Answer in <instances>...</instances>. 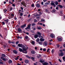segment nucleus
<instances>
[{
	"label": "nucleus",
	"instance_id": "f257e3e1",
	"mask_svg": "<svg viewBox=\"0 0 65 65\" xmlns=\"http://www.w3.org/2000/svg\"><path fill=\"white\" fill-rule=\"evenodd\" d=\"M19 50L20 52H22L23 53H25V54H27V52L26 51V52H24V51H23V50H22V49L21 48H19Z\"/></svg>",
	"mask_w": 65,
	"mask_h": 65
},
{
	"label": "nucleus",
	"instance_id": "f03ea898",
	"mask_svg": "<svg viewBox=\"0 0 65 65\" xmlns=\"http://www.w3.org/2000/svg\"><path fill=\"white\" fill-rule=\"evenodd\" d=\"M57 40L58 41H62V39L63 38L62 37H60V36H58L57 37Z\"/></svg>",
	"mask_w": 65,
	"mask_h": 65
},
{
	"label": "nucleus",
	"instance_id": "7ed1b4c3",
	"mask_svg": "<svg viewBox=\"0 0 65 65\" xmlns=\"http://www.w3.org/2000/svg\"><path fill=\"white\" fill-rule=\"evenodd\" d=\"M28 48H26L25 46H24L22 47L23 51H26V50H27V49H28Z\"/></svg>",
	"mask_w": 65,
	"mask_h": 65
},
{
	"label": "nucleus",
	"instance_id": "20e7f679",
	"mask_svg": "<svg viewBox=\"0 0 65 65\" xmlns=\"http://www.w3.org/2000/svg\"><path fill=\"white\" fill-rule=\"evenodd\" d=\"M47 45V42H44L43 43V45L44 46H46Z\"/></svg>",
	"mask_w": 65,
	"mask_h": 65
},
{
	"label": "nucleus",
	"instance_id": "39448f33",
	"mask_svg": "<svg viewBox=\"0 0 65 65\" xmlns=\"http://www.w3.org/2000/svg\"><path fill=\"white\" fill-rule=\"evenodd\" d=\"M31 26V24H29L28 25V27L25 28V29L26 30H28V29H30V26Z\"/></svg>",
	"mask_w": 65,
	"mask_h": 65
},
{
	"label": "nucleus",
	"instance_id": "423d86ee",
	"mask_svg": "<svg viewBox=\"0 0 65 65\" xmlns=\"http://www.w3.org/2000/svg\"><path fill=\"white\" fill-rule=\"evenodd\" d=\"M22 5H23V6H25V7H26V5L25 4V3L24 2H23L21 3Z\"/></svg>",
	"mask_w": 65,
	"mask_h": 65
},
{
	"label": "nucleus",
	"instance_id": "0eeeda50",
	"mask_svg": "<svg viewBox=\"0 0 65 65\" xmlns=\"http://www.w3.org/2000/svg\"><path fill=\"white\" fill-rule=\"evenodd\" d=\"M18 46L19 47H22L23 46L22 44H18Z\"/></svg>",
	"mask_w": 65,
	"mask_h": 65
},
{
	"label": "nucleus",
	"instance_id": "6e6552de",
	"mask_svg": "<svg viewBox=\"0 0 65 65\" xmlns=\"http://www.w3.org/2000/svg\"><path fill=\"white\" fill-rule=\"evenodd\" d=\"M64 55V53H61L60 54H59V56H63Z\"/></svg>",
	"mask_w": 65,
	"mask_h": 65
},
{
	"label": "nucleus",
	"instance_id": "1a4fd4ad",
	"mask_svg": "<svg viewBox=\"0 0 65 65\" xmlns=\"http://www.w3.org/2000/svg\"><path fill=\"white\" fill-rule=\"evenodd\" d=\"M51 10V9H46L45 10V11L46 12H50V11Z\"/></svg>",
	"mask_w": 65,
	"mask_h": 65
},
{
	"label": "nucleus",
	"instance_id": "9d476101",
	"mask_svg": "<svg viewBox=\"0 0 65 65\" xmlns=\"http://www.w3.org/2000/svg\"><path fill=\"white\" fill-rule=\"evenodd\" d=\"M38 35L37 34L35 35L34 36V37L35 38H38Z\"/></svg>",
	"mask_w": 65,
	"mask_h": 65
},
{
	"label": "nucleus",
	"instance_id": "9b49d317",
	"mask_svg": "<svg viewBox=\"0 0 65 65\" xmlns=\"http://www.w3.org/2000/svg\"><path fill=\"white\" fill-rule=\"evenodd\" d=\"M40 41H41L42 42H43V41H44V39H43L42 38H41L40 39Z\"/></svg>",
	"mask_w": 65,
	"mask_h": 65
},
{
	"label": "nucleus",
	"instance_id": "f8f14e48",
	"mask_svg": "<svg viewBox=\"0 0 65 65\" xmlns=\"http://www.w3.org/2000/svg\"><path fill=\"white\" fill-rule=\"evenodd\" d=\"M1 59L2 60H3V61H6V59L5 58L3 57H1Z\"/></svg>",
	"mask_w": 65,
	"mask_h": 65
},
{
	"label": "nucleus",
	"instance_id": "ddd939ff",
	"mask_svg": "<svg viewBox=\"0 0 65 65\" xmlns=\"http://www.w3.org/2000/svg\"><path fill=\"white\" fill-rule=\"evenodd\" d=\"M26 25L25 24L24 25H23L21 26V28H24V27H26Z\"/></svg>",
	"mask_w": 65,
	"mask_h": 65
},
{
	"label": "nucleus",
	"instance_id": "4468645a",
	"mask_svg": "<svg viewBox=\"0 0 65 65\" xmlns=\"http://www.w3.org/2000/svg\"><path fill=\"white\" fill-rule=\"evenodd\" d=\"M50 37H51V38H54V35L53 34H51L50 35Z\"/></svg>",
	"mask_w": 65,
	"mask_h": 65
},
{
	"label": "nucleus",
	"instance_id": "2eb2a0df",
	"mask_svg": "<svg viewBox=\"0 0 65 65\" xmlns=\"http://www.w3.org/2000/svg\"><path fill=\"white\" fill-rule=\"evenodd\" d=\"M13 52L15 54H18V52L16 50H14Z\"/></svg>",
	"mask_w": 65,
	"mask_h": 65
},
{
	"label": "nucleus",
	"instance_id": "dca6fc26",
	"mask_svg": "<svg viewBox=\"0 0 65 65\" xmlns=\"http://www.w3.org/2000/svg\"><path fill=\"white\" fill-rule=\"evenodd\" d=\"M43 65H48V64L47 62H44L43 63Z\"/></svg>",
	"mask_w": 65,
	"mask_h": 65
},
{
	"label": "nucleus",
	"instance_id": "f3484780",
	"mask_svg": "<svg viewBox=\"0 0 65 65\" xmlns=\"http://www.w3.org/2000/svg\"><path fill=\"white\" fill-rule=\"evenodd\" d=\"M19 57H20L19 56H18L17 57L15 58L14 59L15 60H18L19 59Z\"/></svg>",
	"mask_w": 65,
	"mask_h": 65
},
{
	"label": "nucleus",
	"instance_id": "a211bd4d",
	"mask_svg": "<svg viewBox=\"0 0 65 65\" xmlns=\"http://www.w3.org/2000/svg\"><path fill=\"white\" fill-rule=\"evenodd\" d=\"M36 6L37 7H40V6L39 4H38L36 5Z\"/></svg>",
	"mask_w": 65,
	"mask_h": 65
},
{
	"label": "nucleus",
	"instance_id": "6ab92c4d",
	"mask_svg": "<svg viewBox=\"0 0 65 65\" xmlns=\"http://www.w3.org/2000/svg\"><path fill=\"white\" fill-rule=\"evenodd\" d=\"M18 32H20L22 31V30H21V29L20 28H18Z\"/></svg>",
	"mask_w": 65,
	"mask_h": 65
},
{
	"label": "nucleus",
	"instance_id": "aec40b11",
	"mask_svg": "<svg viewBox=\"0 0 65 65\" xmlns=\"http://www.w3.org/2000/svg\"><path fill=\"white\" fill-rule=\"evenodd\" d=\"M25 62L26 63H29V60H25Z\"/></svg>",
	"mask_w": 65,
	"mask_h": 65
},
{
	"label": "nucleus",
	"instance_id": "412c9836",
	"mask_svg": "<svg viewBox=\"0 0 65 65\" xmlns=\"http://www.w3.org/2000/svg\"><path fill=\"white\" fill-rule=\"evenodd\" d=\"M40 62L41 63H43V62H45V61H44V60H40Z\"/></svg>",
	"mask_w": 65,
	"mask_h": 65
},
{
	"label": "nucleus",
	"instance_id": "4be33fe9",
	"mask_svg": "<svg viewBox=\"0 0 65 65\" xmlns=\"http://www.w3.org/2000/svg\"><path fill=\"white\" fill-rule=\"evenodd\" d=\"M8 62H9V63H12V61L10 59L9 60Z\"/></svg>",
	"mask_w": 65,
	"mask_h": 65
},
{
	"label": "nucleus",
	"instance_id": "5701e85b",
	"mask_svg": "<svg viewBox=\"0 0 65 65\" xmlns=\"http://www.w3.org/2000/svg\"><path fill=\"white\" fill-rule=\"evenodd\" d=\"M59 6V7H60V8H63V6L61 5H58L57 6Z\"/></svg>",
	"mask_w": 65,
	"mask_h": 65
},
{
	"label": "nucleus",
	"instance_id": "b1692460",
	"mask_svg": "<svg viewBox=\"0 0 65 65\" xmlns=\"http://www.w3.org/2000/svg\"><path fill=\"white\" fill-rule=\"evenodd\" d=\"M31 43L33 45H34L35 44V42L34 41H32V42H31Z\"/></svg>",
	"mask_w": 65,
	"mask_h": 65
},
{
	"label": "nucleus",
	"instance_id": "393cba45",
	"mask_svg": "<svg viewBox=\"0 0 65 65\" xmlns=\"http://www.w3.org/2000/svg\"><path fill=\"white\" fill-rule=\"evenodd\" d=\"M32 29H33V30L34 31H35V30H36V28L34 27H32Z\"/></svg>",
	"mask_w": 65,
	"mask_h": 65
},
{
	"label": "nucleus",
	"instance_id": "a878e982",
	"mask_svg": "<svg viewBox=\"0 0 65 65\" xmlns=\"http://www.w3.org/2000/svg\"><path fill=\"white\" fill-rule=\"evenodd\" d=\"M31 53L32 54H35V52L33 51H31Z\"/></svg>",
	"mask_w": 65,
	"mask_h": 65
},
{
	"label": "nucleus",
	"instance_id": "bb28decb",
	"mask_svg": "<svg viewBox=\"0 0 65 65\" xmlns=\"http://www.w3.org/2000/svg\"><path fill=\"white\" fill-rule=\"evenodd\" d=\"M39 44H40V45H42V42H38Z\"/></svg>",
	"mask_w": 65,
	"mask_h": 65
},
{
	"label": "nucleus",
	"instance_id": "cd10ccee",
	"mask_svg": "<svg viewBox=\"0 0 65 65\" xmlns=\"http://www.w3.org/2000/svg\"><path fill=\"white\" fill-rule=\"evenodd\" d=\"M1 56L3 57H5L6 56L4 54H2Z\"/></svg>",
	"mask_w": 65,
	"mask_h": 65
},
{
	"label": "nucleus",
	"instance_id": "c85d7f7f",
	"mask_svg": "<svg viewBox=\"0 0 65 65\" xmlns=\"http://www.w3.org/2000/svg\"><path fill=\"white\" fill-rule=\"evenodd\" d=\"M60 15H61V16H62V15H63V13H62V12H61V11L60 12Z\"/></svg>",
	"mask_w": 65,
	"mask_h": 65
},
{
	"label": "nucleus",
	"instance_id": "c756f323",
	"mask_svg": "<svg viewBox=\"0 0 65 65\" xmlns=\"http://www.w3.org/2000/svg\"><path fill=\"white\" fill-rule=\"evenodd\" d=\"M55 4L56 5H58V4H59V3H58V2L56 1V2Z\"/></svg>",
	"mask_w": 65,
	"mask_h": 65
},
{
	"label": "nucleus",
	"instance_id": "7c9ffc66",
	"mask_svg": "<svg viewBox=\"0 0 65 65\" xmlns=\"http://www.w3.org/2000/svg\"><path fill=\"white\" fill-rule=\"evenodd\" d=\"M26 57H27V58H29V59H30V58H31V57H29V56H28V55H26L25 56Z\"/></svg>",
	"mask_w": 65,
	"mask_h": 65
},
{
	"label": "nucleus",
	"instance_id": "2f4dec72",
	"mask_svg": "<svg viewBox=\"0 0 65 65\" xmlns=\"http://www.w3.org/2000/svg\"><path fill=\"white\" fill-rule=\"evenodd\" d=\"M51 5H53V6H54L55 5V4L53 3H51Z\"/></svg>",
	"mask_w": 65,
	"mask_h": 65
},
{
	"label": "nucleus",
	"instance_id": "473e14b6",
	"mask_svg": "<svg viewBox=\"0 0 65 65\" xmlns=\"http://www.w3.org/2000/svg\"><path fill=\"white\" fill-rule=\"evenodd\" d=\"M5 21L6 23H8V19H7V20H5Z\"/></svg>",
	"mask_w": 65,
	"mask_h": 65
},
{
	"label": "nucleus",
	"instance_id": "72a5a7b5",
	"mask_svg": "<svg viewBox=\"0 0 65 65\" xmlns=\"http://www.w3.org/2000/svg\"><path fill=\"white\" fill-rule=\"evenodd\" d=\"M7 11V10L6 9H5L4 10V12H6V11Z\"/></svg>",
	"mask_w": 65,
	"mask_h": 65
},
{
	"label": "nucleus",
	"instance_id": "f704fd0d",
	"mask_svg": "<svg viewBox=\"0 0 65 65\" xmlns=\"http://www.w3.org/2000/svg\"><path fill=\"white\" fill-rule=\"evenodd\" d=\"M56 46H57L58 48H59L60 47V45H59V44H57Z\"/></svg>",
	"mask_w": 65,
	"mask_h": 65
},
{
	"label": "nucleus",
	"instance_id": "c9c22d12",
	"mask_svg": "<svg viewBox=\"0 0 65 65\" xmlns=\"http://www.w3.org/2000/svg\"><path fill=\"white\" fill-rule=\"evenodd\" d=\"M36 41H37V42L39 41V39L38 38L36 40Z\"/></svg>",
	"mask_w": 65,
	"mask_h": 65
},
{
	"label": "nucleus",
	"instance_id": "e433bc0d",
	"mask_svg": "<svg viewBox=\"0 0 65 65\" xmlns=\"http://www.w3.org/2000/svg\"><path fill=\"white\" fill-rule=\"evenodd\" d=\"M35 25H36L35 23H32L31 24V26H35Z\"/></svg>",
	"mask_w": 65,
	"mask_h": 65
},
{
	"label": "nucleus",
	"instance_id": "4c0bfd02",
	"mask_svg": "<svg viewBox=\"0 0 65 65\" xmlns=\"http://www.w3.org/2000/svg\"><path fill=\"white\" fill-rule=\"evenodd\" d=\"M37 34H38V35H41V34L39 32H37Z\"/></svg>",
	"mask_w": 65,
	"mask_h": 65
},
{
	"label": "nucleus",
	"instance_id": "58836bf2",
	"mask_svg": "<svg viewBox=\"0 0 65 65\" xmlns=\"http://www.w3.org/2000/svg\"><path fill=\"white\" fill-rule=\"evenodd\" d=\"M31 59L32 60H33L34 61V59H35V58H34V57H31Z\"/></svg>",
	"mask_w": 65,
	"mask_h": 65
},
{
	"label": "nucleus",
	"instance_id": "ea45409f",
	"mask_svg": "<svg viewBox=\"0 0 65 65\" xmlns=\"http://www.w3.org/2000/svg\"><path fill=\"white\" fill-rule=\"evenodd\" d=\"M30 32L31 33H34V31L33 30H30Z\"/></svg>",
	"mask_w": 65,
	"mask_h": 65
},
{
	"label": "nucleus",
	"instance_id": "a19ab883",
	"mask_svg": "<svg viewBox=\"0 0 65 65\" xmlns=\"http://www.w3.org/2000/svg\"><path fill=\"white\" fill-rule=\"evenodd\" d=\"M43 51L45 52V51H46V49L45 48H43Z\"/></svg>",
	"mask_w": 65,
	"mask_h": 65
},
{
	"label": "nucleus",
	"instance_id": "79ce46f5",
	"mask_svg": "<svg viewBox=\"0 0 65 65\" xmlns=\"http://www.w3.org/2000/svg\"><path fill=\"white\" fill-rule=\"evenodd\" d=\"M62 59L63 60H64V61H65V57H62Z\"/></svg>",
	"mask_w": 65,
	"mask_h": 65
},
{
	"label": "nucleus",
	"instance_id": "37998d69",
	"mask_svg": "<svg viewBox=\"0 0 65 65\" xmlns=\"http://www.w3.org/2000/svg\"><path fill=\"white\" fill-rule=\"evenodd\" d=\"M23 13H22V12H21L20 13V16H23Z\"/></svg>",
	"mask_w": 65,
	"mask_h": 65
},
{
	"label": "nucleus",
	"instance_id": "c03bdc74",
	"mask_svg": "<svg viewBox=\"0 0 65 65\" xmlns=\"http://www.w3.org/2000/svg\"><path fill=\"white\" fill-rule=\"evenodd\" d=\"M54 50L53 49L52 51V54H53L54 53Z\"/></svg>",
	"mask_w": 65,
	"mask_h": 65
},
{
	"label": "nucleus",
	"instance_id": "a18cd8bd",
	"mask_svg": "<svg viewBox=\"0 0 65 65\" xmlns=\"http://www.w3.org/2000/svg\"><path fill=\"white\" fill-rule=\"evenodd\" d=\"M34 22H37V20L35 19L34 20Z\"/></svg>",
	"mask_w": 65,
	"mask_h": 65
},
{
	"label": "nucleus",
	"instance_id": "49530a36",
	"mask_svg": "<svg viewBox=\"0 0 65 65\" xmlns=\"http://www.w3.org/2000/svg\"><path fill=\"white\" fill-rule=\"evenodd\" d=\"M38 29H39V30H40V29H41V27H38Z\"/></svg>",
	"mask_w": 65,
	"mask_h": 65
},
{
	"label": "nucleus",
	"instance_id": "de8ad7c7",
	"mask_svg": "<svg viewBox=\"0 0 65 65\" xmlns=\"http://www.w3.org/2000/svg\"><path fill=\"white\" fill-rule=\"evenodd\" d=\"M35 5H34V4H32L31 5V6L32 7H34Z\"/></svg>",
	"mask_w": 65,
	"mask_h": 65
},
{
	"label": "nucleus",
	"instance_id": "09e8293b",
	"mask_svg": "<svg viewBox=\"0 0 65 65\" xmlns=\"http://www.w3.org/2000/svg\"><path fill=\"white\" fill-rule=\"evenodd\" d=\"M25 38L26 39H27L28 38V36H26L25 37Z\"/></svg>",
	"mask_w": 65,
	"mask_h": 65
},
{
	"label": "nucleus",
	"instance_id": "8fccbe9b",
	"mask_svg": "<svg viewBox=\"0 0 65 65\" xmlns=\"http://www.w3.org/2000/svg\"><path fill=\"white\" fill-rule=\"evenodd\" d=\"M56 12V10H54L52 11V12Z\"/></svg>",
	"mask_w": 65,
	"mask_h": 65
},
{
	"label": "nucleus",
	"instance_id": "3c124183",
	"mask_svg": "<svg viewBox=\"0 0 65 65\" xmlns=\"http://www.w3.org/2000/svg\"><path fill=\"white\" fill-rule=\"evenodd\" d=\"M50 48H48L47 49V52H49V51H50Z\"/></svg>",
	"mask_w": 65,
	"mask_h": 65
},
{
	"label": "nucleus",
	"instance_id": "603ef678",
	"mask_svg": "<svg viewBox=\"0 0 65 65\" xmlns=\"http://www.w3.org/2000/svg\"><path fill=\"white\" fill-rule=\"evenodd\" d=\"M12 7L10 9V11H11V10H12Z\"/></svg>",
	"mask_w": 65,
	"mask_h": 65
},
{
	"label": "nucleus",
	"instance_id": "864d4df0",
	"mask_svg": "<svg viewBox=\"0 0 65 65\" xmlns=\"http://www.w3.org/2000/svg\"><path fill=\"white\" fill-rule=\"evenodd\" d=\"M3 64V63L2 62H0V64Z\"/></svg>",
	"mask_w": 65,
	"mask_h": 65
},
{
	"label": "nucleus",
	"instance_id": "5fc2aeb1",
	"mask_svg": "<svg viewBox=\"0 0 65 65\" xmlns=\"http://www.w3.org/2000/svg\"><path fill=\"white\" fill-rule=\"evenodd\" d=\"M2 24L3 25H5V22H2Z\"/></svg>",
	"mask_w": 65,
	"mask_h": 65
},
{
	"label": "nucleus",
	"instance_id": "6e6d98bb",
	"mask_svg": "<svg viewBox=\"0 0 65 65\" xmlns=\"http://www.w3.org/2000/svg\"><path fill=\"white\" fill-rule=\"evenodd\" d=\"M12 6H13V7H15V5H14V4H12Z\"/></svg>",
	"mask_w": 65,
	"mask_h": 65
},
{
	"label": "nucleus",
	"instance_id": "4d7b16f0",
	"mask_svg": "<svg viewBox=\"0 0 65 65\" xmlns=\"http://www.w3.org/2000/svg\"><path fill=\"white\" fill-rule=\"evenodd\" d=\"M46 4H47V5H49V4H50V3H48L47 2H46Z\"/></svg>",
	"mask_w": 65,
	"mask_h": 65
},
{
	"label": "nucleus",
	"instance_id": "13d9d810",
	"mask_svg": "<svg viewBox=\"0 0 65 65\" xmlns=\"http://www.w3.org/2000/svg\"><path fill=\"white\" fill-rule=\"evenodd\" d=\"M58 60L59 61V62H62V61H61V60H60V59H58Z\"/></svg>",
	"mask_w": 65,
	"mask_h": 65
},
{
	"label": "nucleus",
	"instance_id": "bf43d9fd",
	"mask_svg": "<svg viewBox=\"0 0 65 65\" xmlns=\"http://www.w3.org/2000/svg\"><path fill=\"white\" fill-rule=\"evenodd\" d=\"M39 38H43V37H42V36H40L39 37Z\"/></svg>",
	"mask_w": 65,
	"mask_h": 65
},
{
	"label": "nucleus",
	"instance_id": "052dcab7",
	"mask_svg": "<svg viewBox=\"0 0 65 65\" xmlns=\"http://www.w3.org/2000/svg\"><path fill=\"white\" fill-rule=\"evenodd\" d=\"M47 1V0H43V1H44V2H46Z\"/></svg>",
	"mask_w": 65,
	"mask_h": 65
},
{
	"label": "nucleus",
	"instance_id": "680f3d73",
	"mask_svg": "<svg viewBox=\"0 0 65 65\" xmlns=\"http://www.w3.org/2000/svg\"><path fill=\"white\" fill-rule=\"evenodd\" d=\"M19 42L17 41L16 42V44H18V43H19Z\"/></svg>",
	"mask_w": 65,
	"mask_h": 65
},
{
	"label": "nucleus",
	"instance_id": "e2e57ef3",
	"mask_svg": "<svg viewBox=\"0 0 65 65\" xmlns=\"http://www.w3.org/2000/svg\"><path fill=\"white\" fill-rule=\"evenodd\" d=\"M8 18H9V19H11V17H10V16H9L8 17Z\"/></svg>",
	"mask_w": 65,
	"mask_h": 65
},
{
	"label": "nucleus",
	"instance_id": "0e129e2a",
	"mask_svg": "<svg viewBox=\"0 0 65 65\" xmlns=\"http://www.w3.org/2000/svg\"><path fill=\"white\" fill-rule=\"evenodd\" d=\"M37 19H38V20H39V17H37Z\"/></svg>",
	"mask_w": 65,
	"mask_h": 65
},
{
	"label": "nucleus",
	"instance_id": "69168bd1",
	"mask_svg": "<svg viewBox=\"0 0 65 65\" xmlns=\"http://www.w3.org/2000/svg\"><path fill=\"white\" fill-rule=\"evenodd\" d=\"M44 20L43 19H42L41 20V22H44Z\"/></svg>",
	"mask_w": 65,
	"mask_h": 65
},
{
	"label": "nucleus",
	"instance_id": "338daca9",
	"mask_svg": "<svg viewBox=\"0 0 65 65\" xmlns=\"http://www.w3.org/2000/svg\"><path fill=\"white\" fill-rule=\"evenodd\" d=\"M61 1V0H58V2H60Z\"/></svg>",
	"mask_w": 65,
	"mask_h": 65
},
{
	"label": "nucleus",
	"instance_id": "774afa93",
	"mask_svg": "<svg viewBox=\"0 0 65 65\" xmlns=\"http://www.w3.org/2000/svg\"><path fill=\"white\" fill-rule=\"evenodd\" d=\"M17 38L19 39V38H20V37L19 36H18L17 37Z\"/></svg>",
	"mask_w": 65,
	"mask_h": 65
}]
</instances>
